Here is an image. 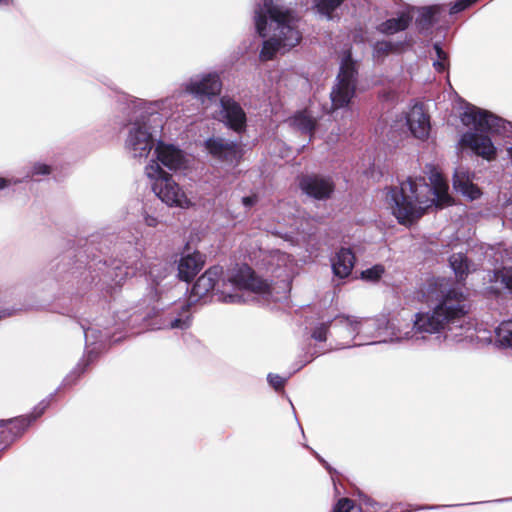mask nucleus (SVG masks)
Wrapping results in <instances>:
<instances>
[{
	"label": "nucleus",
	"instance_id": "7ed1b4c3",
	"mask_svg": "<svg viewBox=\"0 0 512 512\" xmlns=\"http://www.w3.org/2000/svg\"><path fill=\"white\" fill-rule=\"evenodd\" d=\"M222 274V268L218 266L205 271L194 284L190 300L206 296L216 285L218 299L224 303H243L248 300L251 293L266 295L270 292V284L257 277L246 264L229 269L219 284L218 281Z\"/></svg>",
	"mask_w": 512,
	"mask_h": 512
},
{
	"label": "nucleus",
	"instance_id": "e433bc0d",
	"mask_svg": "<svg viewBox=\"0 0 512 512\" xmlns=\"http://www.w3.org/2000/svg\"><path fill=\"white\" fill-rule=\"evenodd\" d=\"M258 200H259L258 196L256 194H252V195L243 197L242 204L247 208H251L257 204Z\"/></svg>",
	"mask_w": 512,
	"mask_h": 512
},
{
	"label": "nucleus",
	"instance_id": "c756f323",
	"mask_svg": "<svg viewBox=\"0 0 512 512\" xmlns=\"http://www.w3.org/2000/svg\"><path fill=\"white\" fill-rule=\"evenodd\" d=\"M353 508V502L348 498L340 499L333 512H350Z\"/></svg>",
	"mask_w": 512,
	"mask_h": 512
},
{
	"label": "nucleus",
	"instance_id": "9b49d317",
	"mask_svg": "<svg viewBox=\"0 0 512 512\" xmlns=\"http://www.w3.org/2000/svg\"><path fill=\"white\" fill-rule=\"evenodd\" d=\"M299 185L305 194L318 200L329 198L334 191L332 179L320 175H305Z\"/></svg>",
	"mask_w": 512,
	"mask_h": 512
},
{
	"label": "nucleus",
	"instance_id": "4468645a",
	"mask_svg": "<svg viewBox=\"0 0 512 512\" xmlns=\"http://www.w3.org/2000/svg\"><path fill=\"white\" fill-rule=\"evenodd\" d=\"M205 147L214 157L233 163L241 157V149L237 143L222 138H211L205 142Z\"/></svg>",
	"mask_w": 512,
	"mask_h": 512
},
{
	"label": "nucleus",
	"instance_id": "4c0bfd02",
	"mask_svg": "<svg viewBox=\"0 0 512 512\" xmlns=\"http://www.w3.org/2000/svg\"><path fill=\"white\" fill-rule=\"evenodd\" d=\"M377 51H389L391 49V45L387 42H378L376 44Z\"/></svg>",
	"mask_w": 512,
	"mask_h": 512
},
{
	"label": "nucleus",
	"instance_id": "f03ea898",
	"mask_svg": "<svg viewBox=\"0 0 512 512\" xmlns=\"http://www.w3.org/2000/svg\"><path fill=\"white\" fill-rule=\"evenodd\" d=\"M429 179L431 185L424 178H409L387 190L385 201L400 224H413L434 205L442 208L451 204L448 185L442 175L432 170Z\"/></svg>",
	"mask_w": 512,
	"mask_h": 512
},
{
	"label": "nucleus",
	"instance_id": "aec40b11",
	"mask_svg": "<svg viewBox=\"0 0 512 512\" xmlns=\"http://www.w3.org/2000/svg\"><path fill=\"white\" fill-rule=\"evenodd\" d=\"M288 123L300 133L311 136L316 125V119L310 111L304 110L289 118Z\"/></svg>",
	"mask_w": 512,
	"mask_h": 512
},
{
	"label": "nucleus",
	"instance_id": "c9c22d12",
	"mask_svg": "<svg viewBox=\"0 0 512 512\" xmlns=\"http://www.w3.org/2000/svg\"><path fill=\"white\" fill-rule=\"evenodd\" d=\"M8 422L13 427L19 428L22 430L25 429L30 424V421L25 417L16 418L14 420H9Z\"/></svg>",
	"mask_w": 512,
	"mask_h": 512
},
{
	"label": "nucleus",
	"instance_id": "393cba45",
	"mask_svg": "<svg viewBox=\"0 0 512 512\" xmlns=\"http://www.w3.org/2000/svg\"><path fill=\"white\" fill-rule=\"evenodd\" d=\"M385 273V267L382 264H376L361 272V278L369 282L379 281Z\"/></svg>",
	"mask_w": 512,
	"mask_h": 512
},
{
	"label": "nucleus",
	"instance_id": "f8f14e48",
	"mask_svg": "<svg viewBox=\"0 0 512 512\" xmlns=\"http://www.w3.org/2000/svg\"><path fill=\"white\" fill-rule=\"evenodd\" d=\"M154 159L159 165L160 163L169 170H180L186 166V158L184 153L172 144H167L159 139L155 146Z\"/></svg>",
	"mask_w": 512,
	"mask_h": 512
},
{
	"label": "nucleus",
	"instance_id": "cd10ccee",
	"mask_svg": "<svg viewBox=\"0 0 512 512\" xmlns=\"http://www.w3.org/2000/svg\"><path fill=\"white\" fill-rule=\"evenodd\" d=\"M434 49L436 52V59L433 62V66L439 72L444 71L448 66V56L438 44H435Z\"/></svg>",
	"mask_w": 512,
	"mask_h": 512
},
{
	"label": "nucleus",
	"instance_id": "f257e3e1",
	"mask_svg": "<svg viewBox=\"0 0 512 512\" xmlns=\"http://www.w3.org/2000/svg\"><path fill=\"white\" fill-rule=\"evenodd\" d=\"M427 300L434 296L439 299L438 304L428 312L415 315L413 326L400 321H388L385 326L384 342H400L409 340L419 333H439L446 327L461 319L467 313L466 296L457 289H445L444 280L433 279L422 290Z\"/></svg>",
	"mask_w": 512,
	"mask_h": 512
},
{
	"label": "nucleus",
	"instance_id": "58836bf2",
	"mask_svg": "<svg viewBox=\"0 0 512 512\" xmlns=\"http://www.w3.org/2000/svg\"><path fill=\"white\" fill-rule=\"evenodd\" d=\"M9 181L5 178H0V190L8 186Z\"/></svg>",
	"mask_w": 512,
	"mask_h": 512
},
{
	"label": "nucleus",
	"instance_id": "f3484780",
	"mask_svg": "<svg viewBox=\"0 0 512 512\" xmlns=\"http://www.w3.org/2000/svg\"><path fill=\"white\" fill-rule=\"evenodd\" d=\"M355 255L349 248H341L332 259V269L339 278L348 277L355 265Z\"/></svg>",
	"mask_w": 512,
	"mask_h": 512
},
{
	"label": "nucleus",
	"instance_id": "a878e982",
	"mask_svg": "<svg viewBox=\"0 0 512 512\" xmlns=\"http://www.w3.org/2000/svg\"><path fill=\"white\" fill-rule=\"evenodd\" d=\"M343 2V0H314L318 11L330 17L331 13Z\"/></svg>",
	"mask_w": 512,
	"mask_h": 512
},
{
	"label": "nucleus",
	"instance_id": "473e14b6",
	"mask_svg": "<svg viewBox=\"0 0 512 512\" xmlns=\"http://www.w3.org/2000/svg\"><path fill=\"white\" fill-rule=\"evenodd\" d=\"M143 220L145 225L152 228L157 227L161 222L157 215L150 214L147 211H144L143 213Z\"/></svg>",
	"mask_w": 512,
	"mask_h": 512
},
{
	"label": "nucleus",
	"instance_id": "72a5a7b5",
	"mask_svg": "<svg viewBox=\"0 0 512 512\" xmlns=\"http://www.w3.org/2000/svg\"><path fill=\"white\" fill-rule=\"evenodd\" d=\"M268 381L271 386H273L275 389H280L283 387L285 383V379L280 377L279 375H272L270 374L268 376Z\"/></svg>",
	"mask_w": 512,
	"mask_h": 512
},
{
	"label": "nucleus",
	"instance_id": "6ab92c4d",
	"mask_svg": "<svg viewBox=\"0 0 512 512\" xmlns=\"http://www.w3.org/2000/svg\"><path fill=\"white\" fill-rule=\"evenodd\" d=\"M453 186L457 192L466 196L470 200L477 199L481 195L479 188L472 183L468 172L463 169L455 171Z\"/></svg>",
	"mask_w": 512,
	"mask_h": 512
},
{
	"label": "nucleus",
	"instance_id": "1a4fd4ad",
	"mask_svg": "<svg viewBox=\"0 0 512 512\" xmlns=\"http://www.w3.org/2000/svg\"><path fill=\"white\" fill-rule=\"evenodd\" d=\"M356 75L355 63L347 53L341 60L340 71L330 93L333 110L346 107L351 102L356 91Z\"/></svg>",
	"mask_w": 512,
	"mask_h": 512
},
{
	"label": "nucleus",
	"instance_id": "a19ab883",
	"mask_svg": "<svg viewBox=\"0 0 512 512\" xmlns=\"http://www.w3.org/2000/svg\"><path fill=\"white\" fill-rule=\"evenodd\" d=\"M10 0H0V3L8 4Z\"/></svg>",
	"mask_w": 512,
	"mask_h": 512
},
{
	"label": "nucleus",
	"instance_id": "2eb2a0df",
	"mask_svg": "<svg viewBox=\"0 0 512 512\" xmlns=\"http://www.w3.org/2000/svg\"><path fill=\"white\" fill-rule=\"evenodd\" d=\"M406 123L411 134L421 140L428 137L430 131L429 116L421 105H414L406 116Z\"/></svg>",
	"mask_w": 512,
	"mask_h": 512
},
{
	"label": "nucleus",
	"instance_id": "5701e85b",
	"mask_svg": "<svg viewBox=\"0 0 512 512\" xmlns=\"http://www.w3.org/2000/svg\"><path fill=\"white\" fill-rule=\"evenodd\" d=\"M450 266L453 269L457 278L462 279L470 272V264L467 261V258L461 254H453L450 259Z\"/></svg>",
	"mask_w": 512,
	"mask_h": 512
},
{
	"label": "nucleus",
	"instance_id": "ea45409f",
	"mask_svg": "<svg viewBox=\"0 0 512 512\" xmlns=\"http://www.w3.org/2000/svg\"><path fill=\"white\" fill-rule=\"evenodd\" d=\"M93 330L92 329H88L85 331V337H86V340L89 339L90 335L92 334Z\"/></svg>",
	"mask_w": 512,
	"mask_h": 512
},
{
	"label": "nucleus",
	"instance_id": "39448f33",
	"mask_svg": "<svg viewBox=\"0 0 512 512\" xmlns=\"http://www.w3.org/2000/svg\"><path fill=\"white\" fill-rule=\"evenodd\" d=\"M461 121L465 126L474 129V132L469 131L462 136L461 143L487 160L494 159L496 148L491 139L482 133L499 132L501 128H505L504 121L476 107H468L462 114Z\"/></svg>",
	"mask_w": 512,
	"mask_h": 512
},
{
	"label": "nucleus",
	"instance_id": "f704fd0d",
	"mask_svg": "<svg viewBox=\"0 0 512 512\" xmlns=\"http://www.w3.org/2000/svg\"><path fill=\"white\" fill-rule=\"evenodd\" d=\"M50 173L49 166L45 164H35L32 168L31 175H46Z\"/></svg>",
	"mask_w": 512,
	"mask_h": 512
},
{
	"label": "nucleus",
	"instance_id": "6e6552de",
	"mask_svg": "<svg viewBox=\"0 0 512 512\" xmlns=\"http://www.w3.org/2000/svg\"><path fill=\"white\" fill-rule=\"evenodd\" d=\"M144 172L151 182L154 194L167 206L181 209H189L194 206L192 199L188 197L172 175L164 171L155 160L149 161Z\"/></svg>",
	"mask_w": 512,
	"mask_h": 512
},
{
	"label": "nucleus",
	"instance_id": "b1692460",
	"mask_svg": "<svg viewBox=\"0 0 512 512\" xmlns=\"http://www.w3.org/2000/svg\"><path fill=\"white\" fill-rule=\"evenodd\" d=\"M498 342L512 348V319L503 321L496 329Z\"/></svg>",
	"mask_w": 512,
	"mask_h": 512
},
{
	"label": "nucleus",
	"instance_id": "9d476101",
	"mask_svg": "<svg viewBox=\"0 0 512 512\" xmlns=\"http://www.w3.org/2000/svg\"><path fill=\"white\" fill-rule=\"evenodd\" d=\"M221 87L218 75L207 74L192 78L186 85V90L202 102L204 109H208L212 103L217 102Z\"/></svg>",
	"mask_w": 512,
	"mask_h": 512
},
{
	"label": "nucleus",
	"instance_id": "423d86ee",
	"mask_svg": "<svg viewBox=\"0 0 512 512\" xmlns=\"http://www.w3.org/2000/svg\"><path fill=\"white\" fill-rule=\"evenodd\" d=\"M385 316L358 318L355 316H337L331 323L333 334L338 337L359 339L355 345L384 342Z\"/></svg>",
	"mask_w": 512,
	"mask_h": 512
},
{
	"label": "nucleus",
	"instance_id": "dca6fc26",
	"mask_svg": "<svg viewBox=\"0 0 512 512\" xmlns=\"http://www.w3.org/2000/svg\"><path fill=\"white\" fill-rule=\"evenodd\" d=\"M266 270L277 276H282L293 265L292 257L279 250L270 251L263 259Z\"/></svg>",
	"mask_w": 512,
	"mask_h": 512
},
{
	"label": "nucleus",
	"instance_id": "20e7f679",
	"mask_svg": "<svg viewBox=\"0 0 512 512\" xmlns=\"http://www.w3.org/2000/svg\"><path fill=\"white\" fill-rule=\"evenodd\" d=\"M298 20L272 0H263L255 11V24L258 34L267 38L260 52L261 60H270L278 51H287L296 46L301 34Z\"/></svg>",
	"mask_w": 512,
	"mask_h": 512
},
{
	"label": "nucleus",
	"instance_id": "7c9ffc66",
	"mask_svg": "<svg viewBox=\"0 0 512 512\" xmlns=\"http://www.w3.org/2000/svg\"><path fill=\"white\" fill-rule=\"evenodd\" d=\"M439 11V7L437 6H430L425 7L421 11V17L426 22H432L434 15Z\"/></svg>",
	"mask_w": 512,
	"mask_h": 512
},
{
	"label": "nucleus",
	"instance_id": "412c9836",
	"mask_svg": "<svg viewBox=\"0 0 512 512\" xmlns=\"http://www.w3.org/2000/svg\"><path fill=\"white\" fill-rule=\"evenodd\" d=\"M411 20L412 17L409 13L403 12L398 18H392L382 23L379 26V30L382 33L394 34L406 29Z\"/></svg>",
	"mask_w": 512,
	"mask_h": 512
},
{
	"label": "nucleus",
	"instance_id": "bb28decb",
	"mask_svg": "<svg viewBox=\"0 0 512 512\" xmlns=\"http://www.w3.org/2000/svg\"><path fill=\"white\" fill-rule=\"evenodd\" d=\"M494 280L500 281L505 288L512 291V268H503L493 273Z\"/></svg>",
	"mask_w": 512,
	"mask_h": 512
},
{
	"label": "nucleus",
	"instance_id": "ddd939ff",
	"mask_svg": "<svg viewBox=\"0 0 512 512\" xmlns=\"http://www.w3.org/2000/svg\"><path fill=\"white\" fill-rule=\"evenodd\" d=\"M221 119L234 131L241 132L246 123V115L241 106L229 97L220 100Z\"/></svg>",
	"mask_w": 512,
	"mask_h": 512
},
{
	"label": "nucleus",
	"instance_id": "0eeeda50",
	"mask_svg": "<svg viewBox=\"0 0 512 512\" xmlns=\"http://www.w3.org/2000/svg\"><path fill=\"white\" fill-rule=\"evenodd\" d=\"M161 121L158 115L141 116L128 125L125 150L136 160L147 159L159 141Z\"/></svg>",
	"mask_w": 512,
	"mask_h": 512
},
{
	"label": "nucleus",
	"instance_id": "a211bd4d",
	"mask_svg": "<svg viewBox=\"0 0 512 512\" xmlns=\"http://www.w3.org/2000/svg\"><path fill=\"white\" fill-rule=\"evenodd\" d=\"M204 259L198 252L183 256L178 264L180 279L190 281L202 268Z\"/></svg>",
	"mask_w": 512,
	"mask_h": 512
},
{
	"label": "nucleus",
	"instance_id": "4be33fe9",
	"mask_svg": "<svg viewBox=\"0 0 512 512\" xmlns=\"http://www.w3.org/2000/svg\"><path fill=\"white\" fill-rule=\"evenodd\" d=\"M191 324L190 304H183L177 316L173 317L167 327L171 329H186Z\"/></svg>",
	"mask_w": 512,
	"mask_h": 512
},
{
	"label": "nucleus",
	"instance_id": "2f4dec72",
	"mask_svg": "<svg viewBox=\"0 0 512 512\" xmlns=\"http://www.w3.org/2000/svg\"><path fill=\"white\" fill-rule=\"evenodd\" d=\"M327 330H328V326L327 324H320L319 326H317L313 333H312V337L317 340V341H325L326 340V333H327Z\"/></svg>",
	"mask_w": 512,
	"mask_h": 512
},
{
	"label": "nucleus",
	"instance_id": "c85d7f7f",
	"mask_svg": "<svg viewBox=\"0 0 512 512\" xmlns=\"http://www.w3.org/2000/svg\"><path fill=\"white\" fill-rule=\"evenodd\" d=\"M477 0H458L456 1L450 8V13L451 14H455V13H458L464 9H466L467 7H469L470 5H472L473 3H475Z\"/></svg>",
	"mask_w": 512,
	"mask_h": 512
}]
</instances>
